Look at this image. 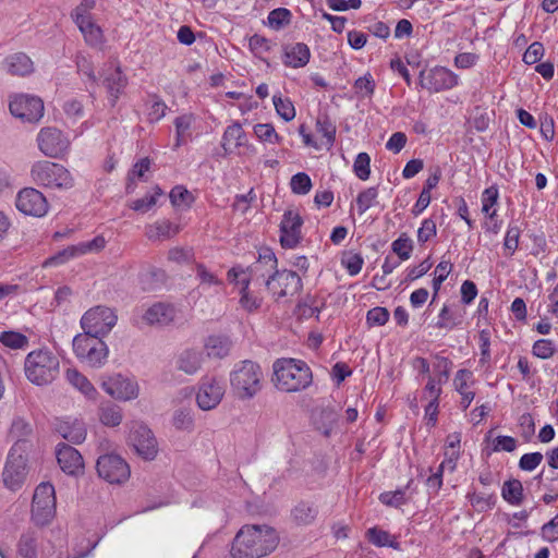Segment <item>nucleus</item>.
<instances>
[{
	"label": "nucleus",
	"instance_id": "1",
	"mask_svg": "<svg viewBox=\"0 0 558 558\" xmlns=\"http://www.w3.org/2000/svg\"><path fill=\"white\" fill-rule=\"evenodd\" d=\"M278 260L269 248L259 252L258 259L251 267L252 274L265 278V286L269 293L278 301L281 298L293 296L302 288L301 277L292 270L277 268Z\"/></svg>",
	"mask_w": 558,
	"mask_h": 558
},
{
	"label": "nucleus",
	"instance_id": "2",
	"mask_svg": "<svg viewBox=\"0 0 558 558\" xmlns=\"http://www.w3.org/2000/svg\"><path fill=\"white\" fill-rule=\"evenodd\" d=\"M277 532L267 525H245L235 535L231 555L234 558H262L276 549Z\"/></svg>",
	"mask_w": 558,
	"mask_h": 558
},
{
	"label": "nucleus",
	"instance_id": "3",
	"mask_svg": "<svg viewBox=\"0 0 558 558\" xmlns=\"http://www.w3.org/2000/svg\"><path fill=\"white\" fill-rule=\"evenodd\" d=\"M272 381L277 389L284 392H299L313 383V373L302 360L282 357L272 364Z\"/></svg>",
	"mask_w": 558,
	"mask_h": 558
},
{
	"label": "nucleus",
	"instance_id": "4",
	"mask_svg": "<svg viewBox=\"0 0 558 558\" xmlns=\"http://www.w3.org/2000/svg\"><path fill=\"white\" fill-rule=\"evenodd\" d=\"M24 371L31 383L37 386L48 385L58 377L60 361L49 349L35 350L26 355Z\"/></svg>",
	"mask_w": 558,
	"mask_h": 558
},
{
	"label": "nucleus",
	"instance_id": "5",
	"mask_svg": "<svg viewBox=\"0 0 558 558\" xmlns=\"http://www.w3.org/2000/svg\"><path fill=\"white\" fill-rule=\"evenodd\" d=\"M262 378L260 366L250 360L236 363L230 373L232 390L242 400L253 398L260 390Z\"/></svg>",
	"mask_w": 558,
	"mask_h": 558
},
{
	"label": "nucleus",
	"instance_id": "6",
	"mask_svg": "<svg viewBox=\"0 0 558 558\" xmlns=\"http://www.w3.org/2000/svg\"><path fill=\"white\" fill-rule=\"evenodd\" d=\"M31 175L33 181L43 187L68 190L74 185V180L65 167L48 160L35 162Z\"/></svg>",
	"mask_w": 558,
	"mask_h": 558
},
{
	"label": "nucleus",
	"instance_id": "7",
	"mask_svg": "<svg viewBox=\"0 0 558 558\" xmlns=\"http://www.w3.org/2000/svg\"><path fill=\"white\" fill-rule=\"evenodd\" d=\"M73 351L81 362L93 368L102 367L109 355V349L101 338L86 333L74 337Z\"/></svg>",
	"mask_w": 558,
	"mask_h": 558
},
{
	"label": "nucleus",
	"instance_id": "8",
	"mask_svg": "<svg viewBox=\"0 0 558 558\" xmlns=\"http://www.w3.org/2000/svg\"><path fill=\"white\" fill-rule=\"evenodd\" d=\"M118 316L110 307L97 305L89 308L81 318L83 333L102 338L116 326Z\"/></svg>",
	"mask_w": 558,
	"mask_h": 558
},
{
	"label": "nucleus",
	"instance_id": "9",
	"mask_svg": "<svg viewBox=\"0 0 558 558\" xmlns=\"http://www.w3.org/2000/svg\"><path fill=\"white\" fill-rule=\"evenodd\" d=\"M56 514V492L52 484L40 483L33 496L32 520L37 525L50 523Z\"/></svg>",
	"mask_w": 558,
	"mask_h": 558
},
{
	"label": "nucleus",
	"instance_id": "10",
	"mask_svg": "<svg viewBox=\"0 0 558 558\" xmlns=\"http://www.w3.org/2000/svg\"><path fill=\"white\" fill-rule=\"evenodd\" d=\"M129 442L144 460H154L158 453V444L153 432L142 422L131 424Z\"/></svg>",
	"mask_w": 558,
	"mask_h": 558
},
{
	"label": "nucleus",
	"instance_id": "11",
	"mask_svg": "<svg viewBox=\"0 0 558 558\" xmlns=\"http://www.w3.org/2000/svg\"><path fill=\"white\" fill-rule=\"evenodd\" d=\"M27 475L26 458L24 452H19V446H13L9 451L2 480L4 486L15 492L22 487Z\"/></svg>",
	"mask_w": 558,
	"mask_h": 558
},
{
	"label": "nucleus",
	"instance_id": "12",
	"mask_svg": "<svg viewBox=\"0 0 558 558\" xmlns=\"http://www.w3.org/2000/svg\"><path fill=\"white\" fill-rule=\"evenodd\" d=\"M10 112L24 122L36 123L44 116L43 100L33 95L20 94L11 97Z\"/></svg>",
	"mask_w": 558,
	"mask_h": 558
},
{
	"label": "nucleus",
	"instance_id": "13",
	"mask_svg": "<svg viewBox=\"0 0 558 558\" xmlns=\"http://www.w3.org/2000/svg\"><path fill=\"white\" fill-rule=\"evenodd\" d=\"M96 468L98 475L110 484H121L128 481L131 474L126 461L116 453L100 456Z\"/></svg>",
	"mask_w": 558,
	"mask_h": 558
},
{
	"label": "nucleus",
	"instance_id": "14",
	"mask_svg": "<svg viewBox=\"0 0 558 558\" xmlns=\"http://www.w3.org/2000/svg\"><path fill=\"white\" fill-rule=\"evenodd\" d=\"M420 85L430 93L449 90L459 84V76L445 66H434L428 71H421Z\"/></svg>",
	"mask_w": 558,
	"mask_h": 558
},
{
	"label": "nucleus",
	"instance_id": "15",
	"mask_svg": "<svg viewBox=\"0 0 558 558\" xmlns=\"http://www.w3.org/2000/svg\"><path fill=\"white\" fill-rule=\"evenodd\" d=\"M101 388L116 400L131 401L138 397L140 386L134 377L114 374L104 378Z\"/></svg>",
	"mask_w": 558,
	"mask_h": 558
},
{
	"label": "nucleus",
	"instance_id": "16",
	"mask_svg": "<svg viewBox=\"0 0 558 558\" xmlns=\"http://www.w3.org/2000/svg\"><path fill=\"white\" fill-rule=\"evenodd\" d=\"M15 207L26 216L44 217L49 209L46 196L34 187L22 189L15 197Z\"/></svg>",
	"mask_w": 558,
	"mask_h": 558
},
{
	"label": "nucleus",
	"instance_id": "17",
	"mask_svg": "<svg viewBox=\"0 0 558 558\" xmlns=\"http://www.w3.org/2000/svg\"><path fill=\"white\" fill-rule=\"evenodd\" d=\"M40 151L50 158H60L69 149L70 142L62 132L54 128H44L37 135Z\"/></svg>",
	"mask_w": 558,
	"mask_h": 558
},
{
	"label": "nucleus",
	"instance_id": "18",
	"mask_svg": "<svg viewBox=\"0 0 558 558\" xmlns=\"http://www.w3.org/2000/svg\"><path fill=\"white\" fill-rule=\"evenodd\" d=\"M223 396L225 386L221 380L215 377H204L198 386L196 402L199 409L209 411L221 402Z\"/></svg>",
	"mask_w": 558,
	"mask_h": 558
},
{
	"label": "nucleus",
	"instance_id": "19",
	"mask_svg": "<svg viewBox=\"0 0 558 558\" xmlns=\"http://www.w3.org/2000/svg\"><path fill=\"white\" fill-rule=\"evenodd\" d=\"M303 219L294 209L287 210L280 222V243L282 247L294 248L302 239Z\"/></svg>",
	"mask_w": 558,
	"mask_h": 558
},
{
	"label": "nucleus",
	"instance_id": "20",
	"mask_svg": "<svg viewBox=\"0 0 558 558\" xmlns=\"http://www.w3.org/2000/svg\"><path fill=\"white\" fill-rule=\"evenodd\" d=\"M56 456L61 470L69 475H78L84 470V461L81 453L72 446L59 444Z\"/></svg>",
	"mask_w": 558,
	"mask_h": 558
},
{
	"label": "nucleus",
	"instance_id": "21",
	"mask_svg": "<svg viewBox=\"0 0 558 558\" xmlns=\"http://www.w3.org/2000/svg\"><path fill=\"white\" fill-rule=\"evenodd\" d=\"M231 144H234L235 147H244L248 154L253 155L256 153V148L247 142L246 133L239 122L232 123L223 132L221 146L226 154L231 151Z\"/></svg>",
	"mask_w": 558,
	"mask_h": 558
},
{
	"label": "nucleus",
	"instance_id": "22",
	"mask_svg": "<svg viewBox=\"0 0 558 558\" xmlns=\"http://www.w3.org/2000/svg\"><path fill=\"white\" fill-rule=\"evenodd\" d=\"M102 84L107 89L111 106H114L120 95L123 93L128 84V80L119 66L109 68L106 71Z\"/></svg>",
	"mask_w": 558,
	"mask_h": 558
},
{
	"label": "nucleus",
	"instance_id": "23",
	"mask_svg": "<svg viewBox=\"0 0 558 558\" xmlns=\"http://www.w3.org/2000/svg\"><path fill=\"white\" fill-rule=\"evenodd\" d=\"M175 317V308L168 303H155L148 307L143 315V319L150 326H165L173 322Z\"/></svg>",
	"mask_w": 558,
	"mask_h": 558
},
{
	"label": "nucleus",
	"instance_id": "24",
	"mask_svg": "<svg viewBox=\"0 0 558 558\" xmlns=\"http://www.w3.org/2000/svg\"><path fill=\"white\" fill-rule=\"evenodd\" d=\"M311 59V51L306 44L295 43L284 47L283 64L293 69L305 66Z\"/></svg>",
	"mask_w": 558,
	"mask_h": 558
},
{
	"label": "nucleus",
	"instance_id": "25",
	"mask_svg": "<svg viewBox=\"0 0 558 558\" xmlns=\"http://www.w3.org/2000/svg\"><path fill=\"white\" fill-rule=\"evenodd\" d=\"M470 383L473 384V373L470 369L462 368L456 373L453 386L461 396L460 407L465 411L474 400L475 392L470 390Z\"/></svg>",
	"mask_w": 558,
	"mask_h": 558
},
{
	"label": "nucleus",
	"instance_id": "26",
	"mask_svg": "<svg viewBox=\"0 0 558 558\" xmlns=\"http://www.w3.org/2000/svg\"><path fill=\"white\" fill-rule=\"evenodd\" d=\"M57 432L66 440L73 444H81L86 438L85 424L76 418H65L58 422Z\"/></svg>",
	"mask_w": 558,
	"mask_h": 558
},
{
	"label": "nucleus",
	"instance_id": "27",
	"mask_svg": "<svg viewBox=\"0 0 558 558\" xmlns=\"http://www.w3.org/2000/svg\"><path fill=\"white\" fill-rule=\"evenodd\" d=\"M203 352L196 349H185L180 352L175 359V367L178 371L186 375L196 374L203 364Z\"/></svg>",
	"mask_w": 558,
	"mask_h": 558
},
{
	"label": "nucleus",
	"instance_id": "28",
	"mask_svg": "<svg viewBox=\"0 0 558 558\" xmlns=\"http://www.w3.org/2000/svg\"><path fill=\"white\" fill-rule=\"evenodd\" d=\"M180 230L179 225L167 219H159L146 226L145 234L150 241H165L177 235Z\"/></svg>",
	"mask_w": 558,
	"mask_h": 558
},
{
	"label": "nucleus",
	"instance_id": "29",
	"mask_svg": "<svg viewBox=\"0 0 558 558\" xmlns=\"http://www.w3.org/2000/svg\"><path fill=\"white\" fill-rule=\"evenodd\" d=\"M204 348L209 359H223L230 353L232 341L228 336L213 335L207 337Z\"/></svg>",
	"mask_w": 558,
	"mask_h": 558
},
{
	"label": "nucleus",
	"instance_id": "30",
	"mask_svg": "<svg viewBox=\"0 0 558 558\" xmlns=\"http://www.w3.org/2000/svg\"><path fill=\"white\" fill-rule=\"evenodd\" d=\"M80 32L82 33L85 43L90 47H101L105 40L102 29L96 23L95 19L83 20L80 23H75Z\"/></svg>",
	"mask_w": 558,
	"mask_h": 558
},
{
	"label": "nucleus",
	"instance_id": "31",
	"mask_svg": "<svg viewBox=\"0 0 558 558\" xmlns=\"http://www.w3.org/2000/svg\"><path fill=\"white\" fill-rule=\"evenodd\" d=\"M98 418L107 427H116L122 423L123 410L112 401H104L98 407Z\"/></svg>",
	"mask_w": 558,
	"mask_h": 558
},
{
	"label": "nucleus",
	"instance_id": "32",
	"mask_svg": "<svg viewBox=\"0 0 558 558\" xmlns=\"http://www.w3.org/2000/svg\"><path fill=\"white\" fill-rule=\"evenodd\" d=\"M4 68L12 75L24 76L33 72V62L25 53L17 52L5 58Z\"/></svg>",
	"mask_w": 558,
	"mask_h": 558
},
{
	"label": "nucleus",
	"instance_id": "33",
	"mask_svg": "<svg viewBox=\"0 0 558 558\" xmlns=\"http://www.w3.org/2000/svg\"><path fill=\"white\" fill-rule=\"evenodd\" d=\"M82 248H78V245H70L59 252H57L54 255L46 258L41 267L43 268H50V267H58L61 265L66 264L68 262L77 258L82 256Z\"/></svg>",
	"mask_w": 558,
	"mask_h": 558
},
{
	"label": "nucleus",
	"instance_id": "34",
	"mask_svg": "<svg viewBox=\"0 0 558 558\" xmlns=\"http://www.w3.org/2000/svg\"><path fill=\"white\" fill-rule=\"evenodd\" d=\"M66 379L69 383L80 390L84 396L89 399H95L97 396V390L94 385L88 380V378L81 374L77 369H68L66 371Z\"/></svg>",
	"mask_w": 558,
	"mask_h": 558
},
{
	"label": "nucleus",
	"instance_id": "35",
	"mask_svg": "<svg viewBox=\"0 0 558 558\" xmlns=\"http://www.w3.org/2000/svg\"><path fill=\"white\" fill-rule=\"evenodd\" d=\"M33 428L31 424L23 417L13 420L10 428V437L15 440L14 446H19V452H24L23 445L27 437L31 436Z\"/></svg>",
	"mask_w": 558,
	"mask_h": 558
},
{
	"label": "nucleus",
	"instance_id": "36",
	"mask_svg": "<svg viewBox=\"0 0 558 558\" xmlns=\"http://www.w3.org/2000/svg\"><path fill=\"white\" fill-rule=\"evenodd\" d=\"M502 498L512 506H519L523 501V485L517 480L512 478L506 481L501 488Z\"/></svg>",
	"mask_w": 558,
	"mask_h": 558
},
{
	"label": "nucleus",
	"instance_id": "37",
	"mask_svg": "<svg viewBox=\"0 0 558 558\" xmlns=\"http://www.w3.org/2000/svg\"><path fill=\"white\" fill-rule=\"evenodd\" d=\"M318 513L317 508L307 501L299 502L292 510V517L298 524H311Z\"/></svg>",
	"mask_w": 558,
	"mask_h": 558
},
{
	"label": "nucleus",
	"instance_id": "38",
	"mask_svg": "<svg viewBox=\"0 0 558 558\" xmlns=\"http://www.w3.org/2000/svg\"><path fill=\"white\" fill-rule=\"evenodd\" d=\"M366 534L368 541L377 547L388 546L393 549H399L400 547L399 542L395 537H391L387 531L376 526L368 529Z\"/></svg>",
	"mask_w": 558,
	"mask_h": 558
},
{
	"label": "nucleus",
	"instance_id": "39",
	"mask_svg": "<svg viewBox=\"0 0 558 558\" xmlns=\"http://www.w3.org/2000/svg\"><path fill=\"white\" fill-rule=\"evenodd\" d=\"M316 131L326 138V145L331 147L336 141L337 128L327 114H319L316 119Z\"/></svg>",
	"mask_w": 558,
	"mask_h": 558
},
{
	"label": "nucleus",
	"instance_id": "40",
	"mask_svg": "<svg viewBox=\"0 0 558 558\" xmlns=\"http://www.w3.org/2000/svg\"><path fill=\"white\" fill-rule=\"evenodd\" d=\"M291 11L286 8L274 9L268 13L267 25L276 31L283 28L291 23Z\"/></svg>",
	"mask_w": 558,
	"mask_h": 558
},
{
	"label": "nucleus",
	"instance_id": "41",
	"mask_svg": "<svg viewBox=\"0 0 558 558\" xmlns=\"http://www.w3.org/2000/svg\"><path fill=\"white\" fill-rule=\"evenodd\" d=\"M521 235V229L515 223H509L506 235L504 239L505 255L508 257L513 256L519 247V240Z\"/></svg>",
	"mask_w": 558,
	"mask_h": 558
},
{
	"label": "nucleus",
	"instance_id": "42",
	"mask_svg": "<svg viewBox=\"0 0 558 558\" xmlns=\"http://www.w3.org/2000/svg\"><path fill=\"white\" fill-rule=\"evenodd\" d=\"M272 102L276 112L284 121L289 122L295 118V108L293 102L289 98H283L280 94H277L274 95Z\"/></svg>",
	"mask_w": 558,
	"mask_h": 558
},
{
	"label": "nucleus",
	"instance_id": "43",
	"mask_svg": "<svg viewBox=\"0 0 558 558\" xmlns=\"http://www.w3.org/2000/svg\"><path fill=\"white\" fill-rule=\"evenodd\" d=\"M462 323V315L444 305L438 315L436 326L438 328L451 330Z\"/></svg>",
	"mask_w": 558,
	"mask_h": 558
},
{
	"label": "nucleus",
	"instance_id": "44",
	"mask_svg": "<svg viewBox=\"0 0 558 558\" xmlns=\"http://www.w3.org/2000/svg\"><path fill=\"white\" fill-rule=\"evenodd\" d=\"M378 197V189L375 186L367 187L364 191L360 192L356 197V208L360 215H363L371 207L375 206L376 199Z\"/></svg>",
	"mask_w": 558,
	"mask_h": 558
},
{
	"label": "nucleus",
	"instance_id": "45",
	"mask_svg": "<svg viewBox=\"0 0 558 558\" xmlns=\"http://www.w3.org/2000/svg\"><path fill=\"white\" fill-rule=\"evenodd\" d=\"M412 480L404 488L395 492H384L379 495V501L386 506L399 508L407 504L405 492L410 487Z\"/></svg>",
	"mask_w": 558,
	"mask_h": 558
},
{
	"label": "nucleus",
	"instance_id": "46",
	"mask_svg": "<svg viewBox=\"0 0 558 558\" xmlns=\"http://www.w3.org/2000/svg\"><path fill=\"white\" fill-rule=\"evenodd\" d=\"M499 192L497 186L492 185L484 190L482 193V211L486 214L492 220L497 216L496 209H490L497 204Z\"/></svg>",
	"mask_w": 558,
	"mask_h": 558
},
{
	"label": "nucleus",
	"instance_id": "47",
	"mask_svg": "<svg viewBox=\"0 0 558 558\" xmlns=\"http://www.w3.org/2000/svg\"><path fill=\"white\" fill-rule=\"evenodd\" d=\"M254 133L257 138L262 142L280 144L282 136H280L272 124L270 123H257L254 125Z\"/></svg>",
	"mask_w": 558,
	"mask_h": 558
},
{
	"label": "nucleus",
	"instance_id": "48",
	"mask_svg": "<svg viewBox=\"0 0 558 558\" xmlns=\"http://www.w3.org/2000/svg\"><path fill=\"white\" fill-rule=\"evenodd\" d=\"M391 250L401 260H407L411 257L413 241L407 233H401L400 236L392 242Z\"/></svg>",
	"mask_w": 558,
	"mask_h": 558
},
{
	"label": "nucleus",
	"instance_id": "49",
	"mask_svg": "<svg viewBox=\"0 0 558 558\" xmlns=\"http://www.w3.org/2000/svg\"><path fill=\"white\" fill-rule=\"evenodd\" d=\"M19 554L24 558H36L37 545L34 532L24 533L19 541Z\"/></svg>",
	"mask_w": 558,
	"mask_h": 558
},
{
	"label": "nucleus",
	"instance_id": "50",
	"mask_svg": "<svg viewBox=\"0 0 558 558\" xmlns=\"http://www.w3.org/2000/svg\"><path fill=\"white\" fill-rule=\"evenodd\" d=\"M0 342L10 349H24L28 344V339L17 331H3L0 333Z\"/></svg>",
	"mask_w": 558,
	"mask_h": 558
},
{
	"label": "nucleus",
	"instance_id": "51",
	"mask_svg": "<svg viewBox=\"0 0 558 558\" xmlns=\"http://www.w3.org/2000/svg\"><path fill=\"white\" fill-rule=\"evenodd\" d=\"M168 107L159 98L153 97L146 104V114L149 122H158L166 116Z\"/></svg>",
	"mask_w": 558,
	"mask_h": 558
},
{
	"label": "nucleus",
	"instance_id": "52",
	"mask_svg": "<svg viewBox=\"0 0 558 558\" xmlns=\"http://www.w3.org/2000/svg\"><path fill=\"white\" fill-rule=\"evenodd\" d=\"M532 353L538 359L548 360L556 353L555 342L551 339H538L532 347Z\"/></svg>",
	"mask_w": 558,
	"mask_h": 558
},
{
	"label": "nucleus",
	"instance_id": "53",
	"mask_svg": "<svg viewBox=\"0 0 558 558\" xmlns=\"http://www.w3.org/2000/svg\"><path fill=\"white\" fill-rule=\"evenodd\" d=\"M196 278L199 287L222 286L223 282L214 272L209 271L204 264H197L195 267Z\"/></svg>",
	"mask_w": 558,
	"mask_h": 558
},
{
	"label": "nucleus",
	"instance_id": "54",
	"mask_svg": "<svg viewBox=\"0 0 558 558\" xmlns=\"http://www.w3.org/2000/svg\"><path fill=\"white\" fill-rule=\"evenodd\" d=\"M290 186L294 194L305 195L312 189V181L308 174L305 172H299L292 175Z\"/></svg>",
	"mask_w": 558,
	"mask_h": 558
},
{
	"label": "nucleus",
	"instance_id": "55",
	"mask_svg": "<svg viewBox=\"0 0 558 558\" xmlns=\"http://www.w3.org/2000/svg\"><path fill=\"white\" fill-rule=\"evenodd\" d=\"M353 171L360 180H367L371 174V157L367 153H360L353 163Z\"/></svg>",
	"mask_w": 558,
	"mask_h": 558
},
{
	"label": "nucleus",
	"instance_id": "56",
	"mask_svg": "<svg viewBox=\"0 0 558 558\" xmlns=\"http://www.w3.org/2000/svg\"><path fill=\"white\" fill-rule=\"evenodd\" d=\"M96 5L95 0H82L71 12V17L74 23H80L83 20L94 17L92 11Z\"/></svg>",
	"mask_w": 558,
	"mask_h": 558
},
{
	"label": "nucleus",
	"instance_id": "57",
	"mask_svg": "<svg viewBox=\"0 0 558 558\" xmlns=\"http://www.w3.org/2000/svg\"><path fill=\"white\" fill-rule=\"evenodd\" d=\"M171 204L175 207L190 206L193 202V195L182 185L174 186L170 192Z\"/></svg>",
	"mask_w": 558,
	"mask_h": 558
},
{
	"label": "nucleus",
	"instance_id": "58",
	"mask_svg": "<svg viewBox=\"0 0 558 558\" xmlns=\"http://www.w3.org/2000/svg\"><path fill=\"white\" fill-rule=\"evenodd\" d=\"M162 194V191L159 187H156L154 194H146L144 197L135 199L131 208L138 213H147L150 208H153L157 203V197Z\"/></svg>",
	"mask_w": 558,
	"mask_h": 558
},
{
	"label": "nucleus",
	"instance_id": "59",
	"mask_svg": "<svg viewBox=\"0 0 558 558\" xmlns=\"http://www.w3.org/2000/svg\"><path fill=\"white\" fill-rule=\"evenodd\" d=\"M173 425L178 429L191 430L193 428V414L190 409H179L173 414Z\"/></svg>",
	"mask_w": 558,
	"mask_h": 558
},
{
	"label": "nucleus",
	"instance_id": "60",
	"mask_svg": "<svg viewBox=\"0 0 558 558\" xmlns=\"http://www.w3.org/2000/svg\"><path fill=\"white\" fill-rule=\"evenodd\" d=\"M389 312L386 307L376 306L367 312L366 323L369 327L384 326L389 319Z\"/></svg>",
	"mask_w": 558,
	"mask_h": 558
},
{
	"label": "nucleus",
	"instance_id": "61",
	"mask_svg": "<svg viewBox=\"0 0 558 558\" xmlns=\"http://www.w3.org/2000/svg\"><path fill=\"white\" fill-rule=\"evenodd\" d=\"M363 264L364 259L357 253H349L342 258V265L350 276H356L361 271Z\"/></svg>",
	"mask_w": 558,
	"mask_h": 558
},
{
	"label": "nucleus",
	"instance_id": "62",
	"mask_svg": "<svg viewBox=\"0 0 558 558\" xmlns=\"http://www.w3.org/2000/svg\"><path fill=\"white\" fill-rule=\"evenodd\" d=\"M375 81L369 73L354 82V88L362 97H371L375 92Z\"/></svg>",
	"mask_w": 558,
	"mask_h": 558
},
{
	"label": "nucleus",
	"instance_id": "63",
	"mask_svg": "<svg viewBox=\"0 0 558 558\" xmlns=\"http://www.w3.org/2000/svg\"><path fill=\"white\" fill-rule=\"evenodd\" d=\"M437 233L436 222L430 219H424L417 230V242L424 244L434 238Z\"/></svg>",
	"mask_w": 558,
	"mask_h": 558
},
{
	"label": "nucleus",
	"instance_id": "64",
	"mask_svg": "<svg viewBox=\"0 0 558 558\" xmlns=\"http://www.w3.org/2000/svg\"><path fill=\"white\" fill-rule=\"evenodd\" d=\"M545 49L542 43H532L523 54L524 63L531 65L537 63L544 56Z\"/></svg>",
	"mask_w": 558,
	"mask_h": 558
}]
</instances>
